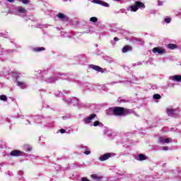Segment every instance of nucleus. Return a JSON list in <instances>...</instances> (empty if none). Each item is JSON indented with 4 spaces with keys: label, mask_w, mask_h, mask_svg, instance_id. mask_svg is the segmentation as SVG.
<instances>
[{
    "label": "nucleus",
    "mask_w": 181,
    "mask_h": 181,
    "mask_svg": "<svg viewBox=\"0 0 181 181\" xmlns=\"http://www.w3.org/2000/svg\"><path fill=\"white\" fill-rule=\"evenodd\" d=\"M112 112L116 117H125L127 115H129V114L131 113V111L129 109L116 106L112 109Z\"/></svg>",
    "instance_id": "1"
},
{
    "label": "nucleus",
    "mask_w": 181,
    "mask_h": 181,
    "mask_svg": "<svg viewBox=\"0 0 181 181\" xmlns=\"http://www.w3.org/2000/svg\"><path fill=\"white\" fill-rule=\"evenodd\" d=\"M138 9H145V5L143 2L137 1L133 5L130 6L131 12H136Z\"/></svg>",
    "instance_id": "2"
},
{
    "label": "nucleus",
    "mask_w": 181,
    "mask_h": 181,
    "mask_svg": "<svg viewBox=\"0 0 181 181\" xmlns=\"http://www.w3.org/2000/svg\"><path fill=\"white\" fill-rule=\"evenodd\" d=\"M11 156H14L16 158H18V156H22L23 155V151H21L20 150H13L10 153Z\"/></svg>",
    "instance_id": "3"
},
{
    "label": "nucleus",
    "mask_w": 181,
    "mask_h": 181,
    "mask_svg": "<svg viewBox=\"0 0 181 181\" xmlns=\"http://www.w3.org/2000/svg\"><path fill=\"white\" fill-rule=\"evenodd\" d=\"M89 69H92L93 70H95V71H98L99 73H104V69L99 66L90 64Z\"/></svg>",
    "instance_id": "4"
},
{
    "label": "nucleus",
    "mask_w": 181,
    "mask_h": 181,
    "mask_svg": "<svg viewBox=\"0 0 181 181\" xmlns=\"http://www.w3.org/2000/svg\"><path fill=\"white\" fill-rule=\"evenodd\" d=\"M95 117H97V115L95 114H92L90 115L88 117H86L83 119V122L85 124H90L91 122L92 119H94V118H95Z\"/></svg>",
    "instance_id": "5"
},
{
    "label": "nucleus",
    "mask_w": 181,
    "mask_h": 181,
    "mask_svg": "<svg viewBox=\"0 0 181 181\" xmlns=\"http://www.w3.org/2000/svg\"><path fill=\"white\" fill-rule=\"evenodd\" d=\"M57 18H59V19H61L63 22H67L69 21V17L64 13H59L57 15Z\"/></svg>",
    "instance_id": "6"
},
{
    "label": "nucleus",
    "mask_w": 181,
    "mask_h": 181,
    "mask_svg": "<svg viewBox=\"0 0 181 181\" xmlns=\"http://www.w3.org/2000/svg\"><path fill=\"white\" fill-rule=\"evenodd\" d=\"M170 80L173 81H176L177 83H181V76L180 75H174L173 76H170Z\"/></svg>",
    "instance_id": "7"
},
{
    "label": "nucleus",
    "mask_w": 181,
    "mask_h": 181,
    "mask_svg": "<svg viewBox=\"0 0 181 181\" xmlns=\"http://www.w3.org/2000/svg\"><path fill=\"white\" fill-rule=\"evenodd\" d=\"M153 53H158V54H163L165 53V49L160 47H154L152 49Z\"/></svg>",
    "instance_id": "8"
},
{
    "label": "nucleus",
    "mask_w": 181,
    "mask_h": 181,
    "mask_svg": "<svg viewBox=\"0 0 181 181\" xmlns=\"http://www.w3.org/2000/svg\"><path fill=\"white\" fill-rule=\"evenodd\" d=\"M110 158H111V153H107L100 156V160H101V162H104V160H107V159H110Z\"/></svg>",
    "instance_id": "9"
},
{
    "label": "nucleus",
    "mask_w": 181,
    "mask_h": 181,
    "mask_svg": "<svg viewBox=\"0 0 181 181\" xmlns=\"http://www.w3.org/2000/svg\"><path fill=\"white\" fill-rule=\"evenodd\" d=\"M90 179H93V180H96V181H102L103 177L97 174H93L90 175Z\"/></svg>",
    "instance_id": "10"
},
{
    "label": "nucleus",
    "mask_w": 181,
    "mask_h": 181,
    "mask_svg": "<svg viewBox=\"0 0 181 181\" xmlns=\"http://www.w3.org/2000/svg\"><path fill=\"white\" fill-rule=\"evenodd\" d=\"M132 50V47L131 45H126L122 49V53H127V52H131Z\"/></svg>",
    "instance_id": "11"
},
{
    "label": "nucleus",
    "mask_w": 181,
    "mask_h": 181,
    "mask_svg": "<svg viewBox=\"0 0 181 181\" xmlns=\"http://www.w3.org/2000/svg\"><path fill=\"white\" fill-rule=\"evenodd\" d=\"M167 114H168V115H169V117H173V115H175V110L168 108Z\"/></svg>",
    "instance_id": "12"
},
{
    "label": "nucleus",
    "mask_w": 181,
    "mask_h": 181,
    "mask_svg": "<svg viewBox=\"0 0 181 181\" xmlns=\"http://www.w3.org/2000/svg\"><path fill=\"white\" fill-rule=\"evenodd\" d=\"M168 48L170 49L171 50H175V49H177V45L175 44H168Z\"/></svg>",
    "instance_id": "13"
},
{
    "label": "nucleus",
    "mask_w": 181,
    "mask_h": 181,
    "mask_svg": "<svg viewBox=\"0 0 181 181\" xmlns=\"http://www.w3.org/2000/svg\"><path fill=\"white\" fill-rule=\"evenodd\" d=\"M46 50V49L43 47H36V48H34L33 49V51L34 52H43Z\"/></svg>",
    "instance_id": "14"
},
{
    "label": "nucleus",
    "mask_w": 181,
    "mask_h": 181,
    "mask_svg": "<svg viewBox=\"0 0 181 181\" xmlns=\"http://www.w3.org/2000/svg\"><path fill=\"white\" fill-rule=\"evenodd\" d=\"M17 86H18V87H21V88H25V87H26V84L25 83V82L21 81L17 82Z\"/></svg>",
    "instance_id": "15"
},
{
    "label": "nucleus",
    "mask_w": 181,
    "mask_h": 181,
    "mask_svg": "<svg viewBox=\"0 0 181 181\" xmlns=\"http://www.w3.org/2000/svg\"><path fill=\"white\" fill-rule=\"evenodd\" d=\"M139 160H146V156L144 155V154H139Z\"/></svg>",
    "instance_id": "16"
},
{
    "label": "nucleus",
    "mask_w": 181,
    "mask_h": 181,
    "mask_svg": "<svg viewBox=\"0 0 181 181\" xmlns=\"http://www.w3.org/2000/svg\"><path fill=\"white\" fill-rule=\"evenodd\" d=\"M0 100L1 101H6L8 100V98H6V95H1Z\"/></svg>",
    "instance_id": "17"
},
{
    "label": "nucleus",
    "mask_w": 181,
    "mask_h": 181,
    "mask_svg": "<svg viewBox=\"0 0 181 181\" xmlns=\"http://www.w3.org/2000/svg\"><path fill=\"white\" fill-rule=\"evenodd\" d=\"M153 98L155 100H160L162 98V96H160V95H159V94H154Z\"/></svg>",
    "instance_id": "18"
},
{
    "label": "nucleus",
    "mask_w": 181,
    "mask_h": 181,
    "mask_svg": "<svg viewBox=\"0 0 181 181\" xmlns=\"http://www.w3.org/2000/svg\"><path fill=\"white\" fill-rule=\"evenodd\" d=\"M18 12L20 13H25L26 12V10L24 8H23V7H20L18 8Z\"/></svg>",
    "instance_id": "19"
},
{
    "label": "nucleus",
    "mask_w": 181,
    "mask_h": 181,
    "mask_svg": "<svg viewBox=\"0 0 181 181\" xmlns=\"http://www.w3.org/2000/svg\"><path fill=\"white\" fill-rule=\"evenodd\" d=\"M90 22L95 23L98 21V18H97V17H92L90 18Z\"/></svg>",
    "instance_id": "20"
},
{
    "label": "nucleus",
    "mask_w": 181,
    "mask_h": 181,
    "mask_svg": "<svg viewBox=\"0 0 181 181\" xmlns=\"http://www.w3.org/2000/svg\"><path fill=\"white\" fill-rule=\"evenodd\" d=\"M94 4H98L99 5H102L103 1L101 0H93Z\"/></svg>",
    "instance_id": "21"
},
{
    "label": "nucleus",
    "mask_w": 181,
    "mask_h": 181,
    "mask_svg": "<svg viewBox=\"0 0 181 181\" xmlns=\"http://www.w3.org/2000/svg\"><path fill=\"white\" fill-rule=\"evenodd\" d=\"M101 5L103 6H105L106 8H108V6H110V4L108 3L105 2V1H103Z\"/></svg>",
    "instance_id": "22"
},
{
    "label": "nucleus",
    "mask_w": 181,
    "mask_h": 181,
    "mask_svg": "<svg viewBox=\"0 0 181 181\" xmlns=\"http://www.w3.org/2000/svg\"><path fill=\"white\" fill-rule=\"evenodd\" d=\"M171 21H172V18H165V22L166 23H170Z\"/></svg>",
    "instance_id": "23"
},
{
    "label": "nucleus",
    "mask_w": 181,
    "mask_h": 181,
    "mask_svg": "<svg viewBox=\"0 0 181 181\" xmlns=\"http://www.w3.org/2000/svg\"><path fill=\"white\" fill-rule=\"evenodd\" d=\"M100 125V122L99 121H95L93 122V127H98Z\"/></svg>",
    "instance_id": "24"
},
{
    "label": "nucleus",
    "mask_w": 181,
    "mask_h": 181,
    "mask_svg": "<svg viewBox=\"0 0 181 181\" xmlns=\"http://www.w3.org/2000/svg\"><path fill=\"white\" fill-rule=\"evenodd\" d=\"M20 2H22V4H29V1L28 0H20Z\"/></svg>",
    "instance_id": "25"
},
{
    "label": "nucleus",
    "mask_w": 181,
    "mask_h": 181,
    "mask_svg": "<svg viewBox=\"0 0 181 181\" xmlns=\"http://www.w3.org/2000/svg\"><path fill=\"white\" fill-rule=\"evenodd\" d=\"M81 181H90V180H88L87 177H83L81 179Z\"/></svg>",
    "instance_id": "26"
},
{
    "label": "nucleus",
    "mask_w": 181,
    "mask_h": 181,
    "mask_svg": "<svg viewBox=\"0 0 181 181\" xmlns=\"http://www.w3.org/2000/svg\"><path fill=\"white\" fill-rule=\"evenodd\" d=\"M164 142H165V144H169V143L170 142V139H169V138H167V139H165L164 140Z\"/></svg>",
    "instance_id": "27"
},
{
    "label": "nucleus",
    "mask_w": 181,
    "mask_h": 181,
    "mask_svg": "<svg viewBox=\"0 0 181 181\" xmlns=\"http://www.w3.org/2000/svg\"><path fill=\"white\" fill-rule=\"evenodd\" d=\"M90 153H91L90 151H84V154L85 155H90Z\"/></svg>",
    "instance_id": "28"
},
{
    "label": "nucleus",
    "mask_w": 181,
    "mask_h": 181,
    "mask_svg": "<svg viewBox=\"0 0 181 181\" xmlns=\"http://www.w3.org/2000/svg\"><path fill=\"white\" fill-rule=\"evenodd\" d=\"M59 132L61 134H64V132H66V130L64 129H59Z\"/></svg>",
    "instance_id": "29"
},
{
    "label": "nucleus",
    "mask_w": 181,
    "mask_h": 181,
    "mask_svg": "<svg viewBox=\"0 0 181 181\" xmlns=\"http://www.w3.org/2000/svg\"><path fill=\"white\" fill-rule=\"evenodd\" d=\"M163 151H168V146H163Z\"/></svg>",
    "instance_id": "30"
},
{
    "label": "nucleus",
    "mask_w": 181,
    "mask_h": 181,
    "mask_svg": "<svg viewBox=\"0 0 181 181\" xmlns=\"http://www.w3.org/2000/svg\"><path fill=\"white\" fill-rule=\"evenodd\" d=\"M114 40H115V42H118V40H119V39L118 37H115L114 38Z\"/></svg>",
    "instance_id": "31"
},
{
    "label": "nucleus",
    "mask_w": 181,
    "mask_h": 181,
    "mask_svg": "<svg viewBox=\"0 0 181 181\" xmlns=\"http://www.w3.org/2000/svg\"><path fill=\"white\" fill-rule=\"evenodd\" d=\"M158 5H163V2L158 1Z\"/></svg>",
    "instance_id": "32"
},
{
    "label": "nucleus",
    "mask_w": 181,
    "mask_h": 181,
    "mask_svg": "<svg viewBox=\"0 0 181 181\" xmlns=\"http://www.w3.org/2000/svg\"><path fill=\"white\" fill-rule=\"evenodd\" d=\"M7 1H8V2L12 3V2H13L14 0H7Z\"/></svg>",
    "instance_id": "33"
},
{
    "label": "nucleus",
    "mask_w": 181,
    "mask_h": 181,
    "mask_svg": "<svg viewBox=\"0 0 181 181\" xmlns=\"http://www.w3.org/2000/svg\"><path fill=\"white\" fill-rule=\"evenodd\" d=\"M159 141H160V142H162V137H160V138H159Z\"/></svg>",
    "instance_id": "34"
},
{
    "label": "nucleus",
    "mask_w": 181,
    "mask_h": 181,
    "mask_svg": "<svg viewBox=\"0 0 181 181\" xmlns=\"http://www.w3.org/2000/svg\"><path fill=\"white\" fill-rule=\"evenodd\" d=\"M115 1H117L118 2H119V1H121V0H115Z\"/></svg>",
    "instance_id": "35"
}]
</instances>
